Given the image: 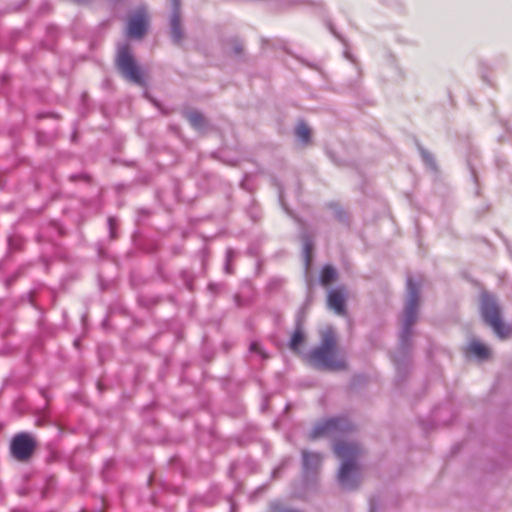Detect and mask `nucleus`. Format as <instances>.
<instances>
[{
  "instance_id": "nucleus-10",
  "label": "nucleus",
  "mask_w": 512,
  "mask_h": 512,
  "mask_svg": "<svg viewBox=\"0 0 512 512\" xmlns=\"http://www.w3.org/2000/svg\"><path fill=\"white\" fill-rule=\"evenodd\" d=\"M346 293L343 288L331 289L328 293V306L339 315L346 313Z\"/></svg>"
},
{
  "instance_id": "nucleus-12",
  "label": "nucleus",
  "mask_w": 512,
  "mask_h": 512,
  "mask_svg": "<svg viewBox=\"0 0 512 512\" xmlns=\"http://www.w3.org/2000/svg\"><path fill=\"white\" fill-rule=\"evenodd\" d=\"M468 351L479 359H486L489 355V349L478 340L469 343Z\"/></svg>"
},
{
  "instance_id": "nucleus-4",
  "label": "nucleus",
  "mask_w": 512,
  "mask_h": 512,
  "mask_svg": "<svg viewBox=\"0 0 512 512\" xmlns=\"http://www.w3.org/2000/svg\"><path fill=\"white\" fill-rule=\"evenodd\" d=\"M480 309L483 320L493 329L498 337L503 339L510 334L511 328L502 321L500 307L494 296L483 293Z\"/></svg>"
},
{
  "instance_id": "nucleus-18",
  "label": "nucleus",
  "mask_w": 512,
  "mask_h": 512,
  "mask_svg": "<svg viewBox=\"0 0 512 512\" xmlns=\"http://www.w3.org/2000/svg\"><path fill=\"white\" fill-rule=\"evenodd\" d=\"M250 352L259 354L262 358H266L267 355L263 351V349L260 347L259 343L256 341H253L250 343L249 347Z\"/></svg>"
},
{
  "instance_id": "nucleus-1",
  "label": "nucleus",
  "mask_w": 512,
  "mask_h": 512,
  "mask_svg": "<svg viewBox=\"0 0 512 512\" xmlns=\"http://www.w3.org/2000/svg\"><path fill=\"white\" fill-rule=\"evenodd\" d=\"M334 453L343 460L337 474L338 482L347 490L357 488L360 483V446L355 442L341 440L335 444Z\"/></svg>"
},
{
  "instance_id": "nucleus-25",
  "label": "nucleus",
  "mask_w": 512,
  "mask_h": 512,
  "mask_svg": "<svg viewBox=\"0 0 512 512\" xmlns=\"http://www.w3.org/2000/svg\"><path fill=\"white\" fill-rule=\"evenodd\" d=\"M329 29H330V31H331L334 35H336V33H335V31H334V29H333V27H332L331 25H329Z\"/></svg>"
},
{
  "instance_id": "nucleus-15",
  "label": "nucleus",
  "mask_w": 512,
  "mask_h": 512,
  "mask_svg": "<svg viewBox=\"0 0 512 512\" xmlns=\"http://www.w3.org/2000/svg\"><path fill=\"white\" fill-rule=\"evenodd\" d=\"M296 136H297V138L301 142H303L305 144L309 142V140H310V129H309V127L304 122H300L297 125Z\"/></svg>"
},
{
  "instance_id": "nucleus-14",
  "label": "nucleus",
  "mask_w": 512,
  "mask_h": 512,
  "mask_svg": "<svg viewBox=\"0 0 512 512\" xmlns=\"http://www.w3.org/2000/svg\"><path fill=\"white\" fill-rule=\"evenodd\" d=\"M337 277V272L331 265H325L320 273V282L322 285H328Z\"/></svg>"
},
{
  "instance_id": "nucleus-16",
  "label": "nucleus",
  "mask_w": 512,
  "mask_h": 512,
  "mask_svg": "<svg viewBox=\"0 0 512 512\" xmlns=\"http://www.w3.org/2000/svg\"><path fill=\"white\" fill-rule=\"evenodd\" d=\"M313 248V243L310 240V238L306 237L304 239V245H303V258L305 262L306 270H308L311 262V252Z\"/></svg>"
},
{
  "instance_id": "nucleus-17",
  "label": "nucleus",
  "mask_w": 512,
  "mask_h": 512,
  "mask_svg": "<svg viewBox=\"0 0 512 512\" xmlns=\"http://www.w3.org/2000/svg\"><path fill=\"white\" fill-rule=\"evenodd\" d=\"M188 119L195 128H201L204 125V118L202 114L197 111L190 112L188 114Z\"/></svg>"
},
{
  "instance_id": "nucleus-19",
  "label": "nucleus",
  "mask_w": 512,
  "mask_h": 512,
  "mask_svg": "<svg viewBox=\"0 0 512 512\" xmlns=\"http://www.w3.org/2000/svg\"><path fill=\"white\" fill-rule=\"evenodd\" d=\"M421 155H422V157H423L424 161H425L428 165H430L431 167H434V159H433V157H432V155H431V154H429L427 151H425V150H423V149H422V150H421Z\"/></svg>"
},
{
  "instance_id": "nucleus-9",
  "label": "nucleus",
  "mask_w": 512,
  "mask_h": 512,
  "mask_svg": "<svg viewBox=\"0 0 512 512\" xmlns=\"http://www.w3.org/2000/svg\"><path fill=\"white\" fill-rule=\"evenodd\" d=\"M172 13L170 16V31L175 43H180L183 39L180 16V0H171Z\"/></svg>"
},
{
  "instance_id": "nucleus-26",
  "label": "nucleus",
  "mask_w": 512,
  "mask_h": 512,
  "mask_svg": "<svg viewBox=\"0 0 512 512\" xmlns=\"http://www.w3.org/2000/svg\"><path fill=\"white\" fill-rule=\"evenodd\" d=\"M370 512H375V507L371 504Z\"/></svg>"
},
{
  "instance_id": "nucleus-6",
  "label": "nucleus",
  "mask_w": 512,
  "mask_h": 512,
  "mask_svg": "<svg viewBox=\"0 0 512 512\" xmlns=\"http://www.w3.org/2000/svg\"><path fill=\"white\" fill-rule=\"evenodd\" d=\"M353 426L347 417H332L317 423L309 432L308 438L315 440L325 436H337L351 431Z\"/></svg>"
},
{
  "instance_id": "nucleus-24",
  "label": "nucleus",
  "mask_w": 512,
  "mask_h": 512,
  "mask_svg": "<svg viewBox=\"0 0 512 512\" xmlns=\"http://www.w3.org/2000/svg\"><path fill=\"white\" fill-rule=\"evenodd\" d=\"M277 512H299V511H297V510H293V509H287V508H285V509H280V510H279V511H277Z\"/></svg>"
},
{
  "instance_id": "nucleus-20",
  "label": "nucleus",
  "mask_w": 512,
  "mask_h": 512,
  "mask_svg": "<svg viewBox=\"0 0 512 512\" xmlns=\"http://www.w3.org/2000/svg\"><path fill=\"white\" fill-rule=\"evenodd\" d=\"M232 254V250H227V262H226V265H225V270L226 272H230V265H229V259H230V256Z\"/></svg>"
},
{
  "instance_id": "nucleus-22",
  "label": "nucleus",
  "mask_w": 512,
  "mask_h": 512,
  "mask_svg": "<svg viewBox=\"0 0 512 512\" xmlns=\"http://www.w3.org/2000/svg\"><path fill=\"white\" fill-rule=\"evenodd\" d=\"M114 222H115V220L113 218H109L108 219V224H109V227H110V233H111L112 237H114V235H113Z\"/></svg>"
},
{
  "instance_id": "nucleus-8",
  "label": "nucleus",
  "mask_w": 512,
  "mask_h": 512,
  "mask_svg": "<svg viewBox=\"0 0 512 512\" xmlns=\"http://www.w3.org/2000/svg\"><path fill=\"white\" fill-rule=\"evenodd\" d=\"M35 446L36 443L29 434L19 433L12 439L10 449L15 459L26 461L31 457Z\"/></svg>"
},
{
  "instance_id": "nucleus-3",
  "label": "nucleus",
  "mask_w": 512,
  "mask_h": 512,
  "mask_svg": "<svg viewBox=\"0 0 512 512\" xmlns=\"http://www.w3.org/2000/svg\"><path fill=\"white\" fill-rule=\"evenodd\" d=\"M408 298L404 308V319L400 333V343L406 348L410 345L412 326L417 320V310L420 297V283L412 277H407Z\"/></svg>"
},
{
  "instance_id": "nucleus-5",
  "label": "nucleus",
  "mask_w": 512,
  "mask_h": 512,
  "mask_svg": "<svg viewBox=\"0 0 512 512\" xmlns=\"http://www.w3.org/2000/svg\"><path fill=\"white\" fill-rule=\"evenodd\" d=\"M116 64L122 75L128 81L141 86L145 85L144 73L137 65L130 51V47L127 44H122L118 47Z\"/></svg>"
},
{
  "instance_id": "nucleus-13",
  "label": "nucleus",
  "mask_w": 512,
  "mask_h": 512,
  "mask_svg": "<svg viewBox=\"0 0 512 512\" xmlns=\"http://www.w3.org/2000/svg\"><path fill=\"white\" fill-rule=\"evenodd\" d=\"M303 340H304V334H303V331L301 328V320L298 319L297 326H296V328L292 334V337L289 341V347L292 350H297L299 345L303 342Z\"/></svg>"
},
{
  "instance_id": "nucleus-23",
  "label": "nucleus",
  "mask_w": 512,
  "mask_h": 512,
  "mask_svg": "<svg viewBox=\"0 0 512 512\" xmlns=\"http://www.w3.org/2000/svg\"><path fill=\"white\" fill-rule=\"evenodd\" d=\"M234 52L236 54H239L242 52V46L240 44H236L235 47H234Z\"/></svg>"
},
{
  "instance_id": "nucleus-2",
  "label": "nucleus",
  "mask_w": 512,
  "mask_h": 512,
  "mask_svg": "<svg viewBox=\"0 0 512 512\" xmlns=\"http://www.w3.org/2000/svg\"><path fill=\"white\" fill-rule=\"evenodd\" d=\"M336 338L333 331H327L322 339L320 346L312 349L308 354V361L311 365L319 369L330 371H340L346 368V362L343 359L335 358Z\"/></svg>"
},
{
  "instance_id": "nucleus-11",
  "label": "nucleus",
  "mask_w": 512,
  "mask_h": 512,
  "mask_svg": "<svg viewBox=\"0 0 512 512\" xmlns=\"http://www.w3.org/2000/svg\"><path fill=\"white\" fill-rule=\"evenodd\" d=\"M322 455L317 452L302 451V464L305 475L317 472L322 463Z\"/></svg>"
},
{
  "instance_id": "nucleus-21",
  "label": "nucleus",
  "mask_w": 512,
  "mask_h": 512,
  "mask_svg": "<svg viewBox=\"0 0 512 512\" xmlns=\"http://www.w3.org/2000/svg\"><path fill=\"white\" fill-rule=\"evenodd\" d=\"M279 200H280L281 205L283 206V208L288 212V209L286 208L285 203H284V196H283V191L282 190L279 191Z\"/></svg>"
},
{
  "instance_id": "nucleus-7",
  "label": "nucleus",
  "mask_w": 512,
  "mask_h": 512,
  "mask_svg": "<svg viewBox=\"0 0 512 512\" xmlns=\"http://www.w3.org/2000/svg\"><path fill=\"white\" fill-rule=\"evenodd\" d=\"M149 16L145 7H138L130 16L127 23V35L130 38L141 39L147 32Z\"/></svg>"
}]
</instances>
